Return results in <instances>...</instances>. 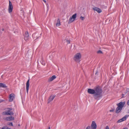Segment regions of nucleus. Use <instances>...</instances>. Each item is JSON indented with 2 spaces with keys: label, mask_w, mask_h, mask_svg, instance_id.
Here are the masks:
<instances>
[{
  "label": "nucleus",
  "mask_w": 129,
  "mask_h": 129,
  "mask_svg": "<svg viewBox=\"0 0 129 129\" xmlns=\"http://www.w3.org/2000/svg\"><path fill=\"white\" fill-rule=\"evenodd\" d=\"M8 125H10V126H13V124L12 123V122L9 123L8 124Z\"/></svg>",
  "instance_id": "22"
},
{
  "label": "nucleus",
  "mask_w": 129,
  "mask_h": 129,
  "mask_svg": "<svg viewBox=\"0 0 129 129\" xmlns=\"http://www.w3.org/2000/svg\"><path fill=\"white\" fill-rule=\"evenodd\" d=\"M80 18V19H81L82 20H84V19L85 18H84V17H83L82 16H81Z\"/></svg>",
  "instance_id": "21"
},
{
  "label": "nucleus",
  "mask_w": 129,
  "mask_h": 129,
  "mask_svg": "<svg viewBox=\"0 0 129 129\" xmlns=\"http://www.w3.org/2000/svg\"><path fill=\"white\" fill-rule=\"evenodd\" d=\"M93 10L94 11H96L98 13H100L102 12V10L100 8L96 7H95L93 8Z\"/></svg>",
  "instance_id": "9"
},
{
  "label": "nucleus",
  "mask_w": 129,
  "mask_h": 129,
  "mask_svg": "<svg viewBox=\"0 0 129 129\" xmlns=\"http://www.w3.org/2000/svg\"><path fill=\"white\" fill-rule=\"evenodd\" d=\"M125 104V102H120L118 104H117L118 107L116 109L115 112L116 113H119L121 111Z\"/></svg>",
  "instance_id": "2"
},
{
  "label": "nucleus",
  "mask_w": 129,
  "mask_h": 129,
  "mask_svg": "<svg viewBox=\"0 0 129 129\" xmlns=\"http://www.w3.org/2000/svg\"><path fill=\"white\" fill-rule=\"evenodd\" d=\"M4 119L7 121H10L14 119V117L12 116H10L6 117L5 118H4Z\"/></svg>",
  "instance_id": "8"
},
{
  "label": "nucleus",
  "mask_w": 129,
  "mask_h": 129,
  "mask_svg": "<svg viewBox=\"0 0 129 129\" xmlns=\"http://www.w3.org/2000/svg\"><path fill=\"white\" fill-rule=\"evenodd\" d=\"M60 25V20L59 19H58L57 20V22L56 24V26H59Z\"/></svg>",
  "instance_id": "15"
},
{
  "label": "nucleus",
  "mask_w": 129,
  "mask_h": 129,
  "mask_svg": "<svg viewBox=\"0 0 129 129\" xmlns=\"http://www.w3.org/2000/svg\"><path fill=\"white\" fill-rule=\"evenodd\" d=\"M97 73V72H96V73H95V74H96V73Z\"/></svg>",
  "instance_id": "37"
},
{
  "label": "nucleus",
  "mask_w": 129,
  "mask_h": 129,
  "mask_svg": "<svg viewBox=\"0 0 129 129\" xmlns=\"http://www.w3.org/2000/svg\"><path fill=\"white\" fill-rule=\"evenodd\" d=\"M90 126H88L86 128V129H90Z\"/></svg>",
  "instance_id": "24"
},
{
  "label": "nucleus",
  "mask_w": 129,
  "mask_h": 129,
  "mask_svg": "<svg viewBox=\"0 0 129 129\" xmlns=\"http://www.w3.org/2000/svg\"><path fill=\"white\" fill-rule=\"evenodd\" d=\"M113 111V110H110V112H112V111Z\"/></svg>",
  "instance_id": "31"
},
{
  "label": "nucleus",
  "mask_w": 129,
  "mask_h": 129,
  "mask_svg": "<svg viewBox=\"0 0 129 129\" xmlns=\"http://www.w3.org/2000/svg\"><path fill=\"white\" fill-rule=\"evenodd\" d=\"M56 78V77L55 75H53L48 79V82L52 81L55 79Z\"/></svg>",
  "instance_id": "13"
},
{
  "label": "nucleus",
  "mask_w": 129,
  "mask_h": 129,
  "mask_svg": "<svg viewBox=\"0 0 129 129\" xmlns=\"http://www.w3.org/2000/svg\"><path fill=\"white\" fill-rule=\"evenodd\" d=\"M4 30V29H3H3H2V31H3Z\"/></svg>",
  "instance_id": "34"
},
{
  "label": "nucleus",
  "mask_w": 129,
  "mask_h": 129,
  "mask_svg": "<svg viewBox=\"0 0 129 129\" xmlns=\"http://www.w3.org/2000/svg\"><path fill=\"white\" fill-rule=\"evenodd\" d=\"M5 127H4V126L1 129H4V128H5Z\"/></svg>",
  "instance_id": "30"
},
{
  "label": "nucleus",
  "mask_w": 129,
  "mask_h": 129,
  "mask_svg": "<svg viewBox=\"0 0 129 129\" xmlns=\"http://www.w3.org/2000/svg\"><path fill=\"white\" fill-rule=\"evenodd\" d=\"M105 129H109V126H107Z\"/></svg>",
  "instance_id": "25"
},
{
  "label": "nucleus",
  "mask_w": 129,
  "mask_h": 129,
  "mask_svg": "<svg viewBox=\"0 0 129 129\" xmlns=\"http://www.w3.org/2000/svg\"><path fill=\"white\" fill-rule=\"evenodd\" d=\"M123 129H127V128H123Z\"/></svg>",
  "instance_id": "33"
},
{
  "label": "nucleus",
  "mask_w": 129,
  "mask_h": 129,
  "mask_svg": "<svg viewBox=\"0 0 129 129\" xmlns=\"http://www.w3.org/2000/svg\"><path fill=\"white\" fill-rule=\"evenodd\" d=\"M3 100L0 99V103L3 102Z\"/></svg>",
  "instance_id": "28"
},
{
  "label": "nucleus",
  "mask_w": 129,
  "mask_h": 129,
  "mask_svg": "<svg viewBox=\"0 0 129 129\" xmlns=\"http://www.w3.org/2000/svg\"><path fill=\"white\" fill-rule=\"evenodd\" d=\"M18 125V126H20V125L19 124Z\"/></svg>",
  "instance_id": "36"
},
{
  "label": "nucleus",
  "mask_w": 129,
  "mask_h": 129,
  "mask_svg": "<svg viewBox=\"0 0 129 129\" xmlns=\"http://www.w3.org/2000/svg\"><path fill=\"white\" fill-rule=\"evenodd\" d=\"M7 86L6 84L3 83H0V87H2L3 88H6Z\"/></svg>",
  "instance_id": "16"
},
{
  "label": "nucleus",
  "mask_w": 129,
  "mask_h": 129,
  "mask_svg": "<svg viewBox=\"0 0 129 129\" xmlns=\"http://www.w3.org/2000/svg\"><path fill=\"white\" fill-rule=\"evenodd\" d=\"M14 94L13 93H12L10 95L9 98V101L10 102H12L13 101L14 98Z\"/></svg>",
  "instance_id": "7"
},
{
  "label": "nucleus",
  "mask_w": 129,
  "mask_h": 129,
  "mask_svg": "<svg viewBox=\"0 0 129 129\" xmlns=\"http://www.w3.org/2000/svg\"><path fill=\"white\" fill-rule=\"evenodd\" d=\"M9 111V115H10L12 116L13 114L14 113L13 112L10 111Z\"/></svg>",
  "instance_id": "18"
},
{
  "label": "nucleus",
  "mask_w": 129,
  "mask_h": 129,
  "mask_svg": "<svg viewBox=\"0 0 129 129\" xmlns=\"http://www.w3.org/2000/svg\"><path fill=\"white\" fill-rule=\"evenodd\" d=\"M127 90L128 91H129V89H127Z\"/></svg>",
  "instance_id": "35"
},
{
  "label": "nucleus",
  "mask_w": 129,
  "mask_h": 129,
  "mask_svg": "<svg viewBox=\"0 0 129 129\" xmlns=\"http://www.w3.org/2000/svg\"><path fill=\"white\" fill-rule=\"evenodd\" d=\"M9 111H8L7 112H3V114L4 115H9Z\"/></svg>",
  "instance_id": "17"
},
{
  "label": "nucleus",
  "mask_w": 129,
  "mask_h": 129,
  "mask_svg": "<svg viewBox=\"0 0 129 129\" xmlns=\"http://www.w3.org/2000/svg\"><path fill=\"white\" fill-rule=\"evenodd\" d=\"M43 0L45 3H46V0Z\"/></svg>",
  "instance_id": "29"
},
{
  "label": "nucleus",
  "mask_w": 129,
  "mask_h": 129,
  "mask_svg": "<svg viewBox=\"0 0 129 129\" xmlns=\"http://www.w3.org/2000/svg\"><path fill=\"white\" fill-rule=\"evenodd\" d=\"M8 111H10L12 110V109L11 108H8Z\"/></svg>",
  "instance_id": "23"
},
{
  "label": "nucleus",
  "mask_w": 129,
  "mask_h": 129,
  "mask_svg": "<svg viewBox=\"0 0 129 129\" xmlns=\"http://www.w3.org/2000/svg\"><path fill=\"white\" fill-rule=\"evenodd\" d=\"M13 9V7L12 3L10 1H9V12L10 13L12 12Z\"/></svg>",
  "instance_id": "5"
},
{
  "label": "nucleus",
  "mask_w": 129,
  "mask_h": 129,
  "mask_svg": "<svg viewBox=\"0 0 129 129\" xmlns=\"http://www.w3.org/2000/svg\"><path fill=\"white\" fill-rule=\"evenodd\" d=\"M29 79L27 80L26 84V92L27 93H28V90L29 89Z\"/></svg>",
  "instance_id": "12"
},
{
  "label": "nucleus",
  "mask_w": 129,
  "mask_h": 129,
  "mask_svg": "<svg viewBox=\"0 0 129 129\" xmlns=\"http://www.w3.org/2000/svg\"><path fill=\"white\" fill-rule=\"evenodd\" d=\"M42 62H41V63L43 65H45V62L43 61V59H42Z\"/></svg>",
  "instance_id": "19"
},
{
  "label": "nucleus",
  "mask_w": 129,
  "mask_h": 129,
  "mask_svg": "<svg viewBox=\"0 0 129 129\" xmlns=\"http://www.w3.org/2000/svg\"><path fill=\"white\" fill-rule=\"evenodd\" d=\"M87 92L90 94H93V98L95 100H99L102 96L103 91L99 86H96L93 89H88Z\"/></svg>",
  "instance_id": "1"
},
{
  "label": "nucleus",
  "mask_w": 129,
  "mask_h": 129,
  "mask_svg": "<svg viewBox=\"0 0 129 129\" xmlns=\"http://www.w3.org/2000/svg\"><path fill=\"white\" fill-rule=\"evenodd\" d=\"M126 117H127L126 116V115L124 116L122 118L118 120V121L117 122L118 123H120V122H121L125 120L126 119Z\"/></svg>",
  "instance_id": "14"
},
{
  "label": "nucleus",
  "mask_w": 129,
  "mask_h": 129,
  "mask_svg": "<svg viewBox=\"0 0 129 129\" xmlns=\"http://www.w3.org/2000/svg\"><path fill=\"white\" fill-rule=\"evenodd\" d=\"M50 129V126H49L48 128V129Z\"/></svg>",
  "instance_id": "32"
},
{
  "label": "nucleus",
  "mask_w": 129,
  "mask_h": 129,
  "mask_svg": "<svg viewBox=\"0 0 129 129\" xmlns=\"http://www.w3.org/2000/svg\"><path fill=\"white\" fill-rule=\"evenodd\" d=\"M127 104L129 106V100L127 101Z\"/></svg>",
  "instance_id": "27"
},
{
  "label": "nucleus",
  "mask_w": 129,
  "mask_h": 129,
  "mask_svg": "<svg viewBox=\"0 0 129 129\" xmlns=\"http://www.w3.org/2000/svg\"><path fill=\"white\" fill-rule=\"evenodd\" d=\"M55 96L54 95H51L49 98L48 100V103H49L51 101H52L54 97Z\"/></svg>",
  "instance_id": "11"
},
{
  "label": "nucleus",
  "mask_w": 129,
  "mask_h": 129,
  "mask_svg": "<svg viewBox=\"0 0 129 129\" xmlns=\"http://www.w3.org/2000/svg\"><path fill=\"white\" fill-rule=\"evenodd\" d=\"M76 16L77 14L76 13L73 15L70 18L68 23L69 24L74 21L76 17Z\"/></svg>",
  "instance_id": "4"
},
{
  "label": "nucleus",
  "mask_w": 129,
  "mask_h": 129,
  "mask_svg": "<svg viewBox=\"0 0 129 129\" xmlns=\"http://www.w3.org/2000/svg\"><path fill=\"white\" fill-rule=\"evenodd\" d=\"M67 44H69L70 43V41H67Z\"/></svg>",
  "instance_id": "26"
},
{
  "label": "nucleus",
  "mask_w": 129,
  "mask_h": 129,
  "mask_svg": "<svg viewBox=\"0 0 129 129\" xmlns=\"http://www.w3.org/2000/svg\"><path fill=\"white\" fill-rule=\"evenodd\" d=\"M97 53H98L102 54V51H101V50H99L97 51Z\"/></svg>",
  "instance_id": "20"
},
{
  "label": "nucleus",
  "mask_w": 129,
  "mask_h": 129,
  "mask_svg": "<svg viewBox=\"0 0 129 129\" xmlns=\"http://www.w3.org/2000/svg\"><path fill=\"white\" fill-rule=\"evenodd\" d=\"M81 57V54L80 53H78L74 55L73 59L76 62H79Z\"/></svg>",
  "instance_id": "3"
},
{
  "label": "nucleus",
  "mask_w": 129,
  "mask_h": 129,
  "mask_svg": "<svg viewBox=\"0 0 129 129\" xmlns=\"http://www.w3.org/2000/svg\"><path fill=\"white\" fill-rule=\"evenodd\" d=\"M24 39L25 40H27L29 39L28 33L27 31H26L25 33Z\"/></svg>",
  "instance_id": "6"
},
{
  "label": "nucleus",
  "mask_w": 129,
  "mask_h": 129,
  "mask_svg": "<svg viewBox=\"0 0 129 129\" xmlns=\"http://www.w3.org/2000/svg\"><path fill=\"white\" fill-rule=\"evenodd\" d=\"M91 127L92 129H96V125L94 121H92L91 125Z\"/></svg>",
  "instance_id": "10"
}]
</instances>
